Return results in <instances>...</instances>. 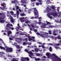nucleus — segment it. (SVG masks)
Wrapping results in <instances>:
<instances>
[{"mask_svg": "<svg viewBox=\"0 0 61 61\" xmlns=\"http://www.w3.org/2000/svg\"><path fill=\"white\" fill-rule=\"evenodd\" d=\"M53 56H54V58L53 61H61V58L58 57L56 54L53 53L52 54Z\"/></svg>", "mask_w": 61, "mask_h": 61, "instance_id": "nucleus-1", "label": "nucleus"}, {"mask_svg": "<svg viewBox=\"0 0 61 61\" xmlns=\"http://www.w3.org/2000/svg\"><path fill=\"white\" fill-rule=\"evenodd\" d=\"M33 9H34V15H37V16H38L39 15L38 14L39 13H38V11L37 9H36V8L35 7V8H33L31 10H33Z\"/></svg>", "mask_w": 61, "mask_h": 61, "instance_id": "nucleus-2", "label": "nucleus"}, {"mask_svg": "<svg viewBox=\"0 0 61 61\" xmlns=\"http://www.w3.org/2000/svg\"><path fill=\"white\" fill-rule=\"evenodd\" d=\"M13 27V25L11 24H10V23H8L7 24L6 27H8L9 28V29H11L12 30H13L14 29V28L13 27H12L11 28V27Z\"/></svg>", "mask_w": 61, "mask_h": 61, "instance_id": "nucleus-3", "label": "nucleus"}, {"mask_svg": "<svg viewBox=\"0 0 61 61\" xmlns=\"http://www.w3.org/2000/svg\"><path fill=\"white\" fill-rule=\"evenodd\" d=\"M3 54H5V53L4 52H0V57H5V56Z\"/></svg>", "mask_w": 61, "mask_h": 61, "instance_id": "nucleus-4", "label": "nucleus"}, {"mask_svg": "<svg viewBox=\"0 0 61 61\" xmlns=\"http://www.w3.org/2000/svg\"><path fill=\"white\" fill-rule=\"evenodd\" d=\"M51 15L53 16H57V13L56 12H53L52 13Z\"/></svg>", "mask_w": 61, "mask_h": 61, "instance_id": "nucleus-5", "label": "nucleus"}, {"mask_svg": "<svg viewBox=\"0 0 61 61\" xmlns=\"http://www.w3.org/2000/svg\"><path fill=\"white\" fill-rule=\"evenodd\" d=\"M46 23H43V24L41 26V28H45L46 27Z\"/></svg>", "mask_w": 61, "mask_h": 61, "instance_id": "nucleus-6", "label": "nucleus"}, {"mask_svg": "<svg viewBox=\"0 0 61 61\" xmlns=\"http://www.w3.org/2000/svg\"><path fill=\"white\" fill-rule=\"evenodd\" d=\"M44 34H46L47 35H46L44 34H43V35H44V36H46L45 37H46V38H48V33L45 32L44 33Z\"/></svg>", "mask_w": 61, "mask_h": 61, "instance_id": "nucleus-7", "label": "nucleus"}, {"mask_svg": "<svg viewBox=\"0 0 61 61\" xmlns=\"http://www.w3.org/2000/svg\"><path fill=\"white\" fill-rule=\"evenodd\" d=\"M46 56H47V58H50V56H49L50 54H49V53L48 52H47L46 53Z\"/></svg>", "mask_w": 61, "mask_h": 61, "instance_id": "nucleus-8", "label": "nucleus"}, {"mask_svg": "<svg viewBox=\"0 0 61 61\" xmlns=\"http://www.w3.org/2000/svg\"><path fill=\"white\" fill-rule=\"evenodd\" d=\"M22 3L23 4H26V0H21Z\"/></svg>", "mask_w": 61, "mask_h": 61, "instance_id": "nucleus-9", "label": "nucleus"}, {"mask_svg": "<svg viewBox=\"0 0 61 61\" xmlns=\"http://www.w3.org/2000/svg\"><path fill=\"white\" fill-rule=\"evenodd\" d=\"M20 20L21 22H24V20L22 18H20Z\"/></svg>", "mask_w": 61, "mask_h": 61, "instance_id": "nucleus-10", "label": "nucleus"}, {"mask_svg": "<svg viewBox=\"0 0 61 61\" xmlns=\"http://www.w3.org/2000/svg\"><path fill=\"white\" fill-rule=\"evenodd\" d=\"M12 32L11 31H8V34H7V35L8 36H10V34H12Z\"/></svg>", "mask_w": 61, "mask_h": 61, "instance_id": "nucleus-11", "label": "nucleus"}, {"mask_svg": "<svg viewBox=\"0 0 61 61\" xmlns=\"http://www.w3.org/2000/svg\"><path fill=\"white\" fill-rule=\"evenodd\" d=\"M38 1L40 2L39 4L40 5H42V0H37Z\"/></svg>", "mask_w": 61, "mask_h": 61, "instance_id": "nucleus-12", "label": "nucleus"}, {"mask_svg": "<svg viewBox=\"0 0 61 61\" xmlns=\"http://www.w3.org/2000/svg\"><path fill=\"white\" fill-rule=\"evenodd\" d=\"M28 53L31 56H33V53H32V51H28Z\"/></svg>", "mask_w": 61, "mask_h": 61, "instance_id": "nucleus-13", "label": "nucleus"}, {"mask_svg": "<svg viewBox=\"0 0 61 61\" xmlns=\"http://www.w3.org/2000/svg\"><path fill=\"white\" fill-rule=\"evenodd\" d=\"M46 3L47 4H51L52 3L51 2V1H50V0H48L47 1H46Z\"/></svg>", "mask_w": 61, "mask_h": 61, "instance_id": "nucleus-14", "label": "nucleus"}, {"mask_svg": "<svg viewBox=\"0 0 61 61\" xmlns=\"http://www.w3.org/2000/svg\"><path fill=\"white\" fill-rule=\"evenodd\" d=\"M8 13H10L11 14V15H14V12L13 11H11L10 12H8Z\"/></svg>", "mask_w": 61, "mask_h": 61, "instance_id": "nucleus-15", "label": "nucleus"}, {"mask_svg": "<svg viewBox=\"0 0 61 61\" xmlns=\"http://www.w3.org/2000/svg\"><path fill=\"white\" fill-rule=\"evenodd\" d=\"M10 19L12 23H13L14 22V19H13V18H10Z\"/></svg>", "mask_w": 61, "mask_h": 61, "instance_id": "nucleus-16", "label": "nucleus"}, {"mask_svg": "<svg viewBox=\"0 0 61 61\" xmlns=\"http://www.w3.org/2000/svg\"><path fill=\"white\" fill-rule=\"evenodd\" d=\"M30 21H29L28 20H25V23L26 24H28V23H30Z\"/></svg>", "mask_w": 61, "mask_h": 61, "instance_id": "nucleus-17", "label": "nucleus"}, {"mask_svg": "<svg viewBox=\"0 0 61 61\" xmlns=\"http://www.w3.org/2000/svg\"><path fill=\"white\" fill-rule=\"evenodd\" d=\"M5 5H6L5 3H3L2 4V6L4 7L3 8H4V9H5V8L6 7Z\"/></svg>", "mask_w": 61, "mask_h": 61, "instance_id": "nucleus-18", "label": "nucleus"}, {"mask_svg": "<svg viewBox=\"0 0 61 61\" xmlns=\"http://www.w3.org/2000/svg\"><path fill=\"white\" fill-rule=\"evenodd\" d=\"M51 38H52V39H56L57 38V37H55L54 36H51L50 37Z\"/></svg>", "mask_w": 61, "mask_h": 61, "instance_id": "nucleus-19", "label": "nucleus"}, {"mask_svg": "<svg viewBox=\"0 0 61 61\" xmlns=\"http://www.w3.org/2000/svg\"><path fill=\"white\" fill-rule=\"evenodd\" d=\"M19 11L18 10L17 11V12L16 14V15L17 17L18 16V15H19Z\"/></svg>", "mask_w": 61, "mask_h": 61, "instance_id": "nucleus-20", "label": "nucleus"}, {"mask_svg": "<svg viewBox=\"0 0 61 61\" xmlns=\"http://www.w3.org/2000/svg\"><path fill=\"white\" fill-rule=\"evenodd\" d=\"M13 51V49L11 48H9V52H12Z\"/></svg>", "mask_w": 61, "mask_h": 61, "instance_id": "nucleus-21", "label": "nucleus"}, {"mask_svg": "<svg viewBox=\"0 0 61 61\" xmlns=\"http://www.w3.org/2000/svg\"><path fill=\"white\" fill-rule=\"evenodd\" d=\"M0 48L1 49H3L4 50H5V47H2L1 46H0Z\"/></svg>", "mask_w": 61, "mask_h": 61, "instance_id": "nucleus-22", "label": "nucleus"}, {"mask_svg": "<svg viewBox=\"0 0 61 61\" xmlns=\"http://www.w3.org/2000/svg\"><path fill=\"white\" fill-rule=\"evenodd\" d=\"M5 19V17L3 16H0V20H2V19Z\"/></svg>", "mask_w": 61, "mask_h": 61, "instance_id": "nucleus-23", "label": "nucleus"}, {"mask_svg": "<svg viewBox=\"0 0 61 61\" xmlns=\"http://www.w3.org/2000/svg\"><path fill=\"white\" fill-rule=\"evenodd\" d=\"M6 52H9V48H7L6 49Z\"/></svg>", "mask_w": 61, "mask_h": 61, "instance_id": "nucleus-24", "label": "nucleus"}, {"mask_svg": "<svg viewBox=\"0 0 61 61\" xmlns=\"http://www.w3.org/2000/svg\"><path fill=\"white\" fill-rule=\"evenodd\" d=\"M5 21L4 20H0V22L1 23H5Z\"/></svg>", "mask_w": 61, "mask_h": 61, "instance_id": "nucleus-25", "label": "nucleus"}, {"mask_svg": "<svg viewBox=\"0 0 61 61\" xmlns=\"http://www.w3.org/2000/svg\"><path fill=\"white\" fill-rule=\"evenodd\" d=\"M52 50L53 49H52V47L51 46H50L49 49L50 51V52H52Z\"/></svg>", "mask_w": 61, "mask_h": 61, "instance_id": "nucleus-26", "label": "nucleus"}, {"mask_svg": "<svg viewBox=\"0 0 61 61\" xmlns=\"http://www.w3.org/2000/svg\"><path fill=\"white\" fill-rule=\"evenodd\" d=\"M51 9H50V8L48 7L47 9V11H48L49 12H50V11H51Z\"/></svg>", "mask_w": 61, "mask_h": 61, "instance_id": "nucleus-27", "label": "nucleus"}, {"mask_svg": "<svg viewBox=\"0 0 61 61\" xmlns=\"http://www.w3.org/2000/svg\"><path fill=\"white\" fill-rule=\"evenodd\" d=\"M35 60L36 61H40V59L39 58H36L35 59Z\"/></svg>", "mask_w": 61, "mask_h": 61, "instance_id": "nucleus-28", "label": "nucleus"}, {"mask_svg": "<svg viewBox=\"0 0 61 61\" xmlns=\"http://www.w3.org/2000/svg\"><path fill=\"white\" fill-rule=\"evenodd\" d=\"M56 46H57V44H54V46L55 47V48H56V49H57V48H58V47H57Z\"/></svg>", "mask_w": 61, "mask_h": 61, "instance_id": "nucleus-29", "label": "nucleus"}, {"mask_svg": "<svg viewBox=\"0 0 61 61\" xmlns=\"http://www.w3.org/2000/svg\"><path fill=\"white\" fill-rule=\"evenodd\" d=\"M16 0H15L14 1H12L11 3L12 4H14V3H15L16 2Z\"/></svg>", "mask_w": 61, "mask_h": 61, "instance_id": "nucleus-30", "label": "nucleus"}, {"mask_svg": "<svg viewBox=\"0 0 61 61\" xmlns=\"http://www.w3.org/2000/svg\"><path fill=\"white\" fill-rule=\"evenodd\" d=\"M24 58L25 59H26V60H27V61H29V59L28 57L27 58Z\"/></svg>", "mask_w": 61, "mask_h": 61, "instance_id": "nucleus-31", "label": "nucleus"}, {"mask_svg": "<svg viewBox=\"0 0 61 61\" xmlns=\"http://www.w3.org/2000/svg\"><path fill=\"white\" fill-rule=\"evenodd\" d=\"M20 15H21L22 16H25V14H24V13H22Z\"/></svg>", "mask_w": 61, "mask_h": 61, "instance_id": "nucleus-32", "label": "nucleus"}, {"mask_svg": "<svg viewBox=\"0 0 61 61\" xmlns=\"http://www.w3.org/2000/svg\"><path fill=\"white\" fill-rule=\"evenodd\" d=\"M51 15H52V13L51 12H50L48 14L47 16L48 17L49 16Z\"/></svg>", "mask_w": 61, "mask_h": 61, "instance_id": "nucleus-33", "label": "nucleus"}, {"mask_svg": "<svg viewBox=\"0 0 61 61\" xmlns=\"http://www.w3.org/2000/svg\"><path fill=\"white\" fill-rule=\"evenodd\" d=\"M48 32L50 35H51V34H52V32L51 30H49Z\"/></svg>", "mask_w": 61, "mask_h": 61, "instance_id": "nucleus-34", "label": "nucleus"}, {"mask_svg": "<svg viewBox=\"0 0 61 61\" xmlns=\"http://www.w3.org/2000/svg\"><path fill=\"white\" fill-rule=\"evenodd\" d=\"M51 8L53 10H55V7L54 6H52L51 7Z\"/></svg>", "mask_w": 61, "mask_h": 61, "instance_id": "nucleus-35", "label": "nucleus"}, {"mask_svg": "<svg viewBox=\"0 0 61 61\" xmlns=\"http://www.w3.org/2000/svg\"><path fill=\"white\" fill-rule=\"evenodd\" d=\"M36 56H40V54L39 53H37L36 54Z\"/></svg>", "mask_w": 61, "mask_h": 61, "instance_id": "nucleus-36", "label": "nucleus"}, {"mask_svg": "<svg viewBox=\"0 0 61 61\" xmlns=\"http://www.w3.org/2000/svg\"><path fill=\"white\" fill-rule=\"evenodd\" d=\"M12 61H17V60L15 59V58H13L12 59Z\"/></svg>", "mask_w": 61, "mask_h": 61, "instance_id": "nucleus-37", "label": "nucleus"}, {"mask_svg": "<svg viewBox=\"0 0 61 61\" xmlns=\"http://www.w3.org/2000/svg\"><path fill=\"white\" fill-rule=\"evenodd\" d=\"M32 39L31 38H30V37L29 38H28V40L29 41H30L31 40H32Z\"/></svg>", "mask_w": 61, "mask_h": 61, "instance_id": "nucleus-38", "label": "nucleus"}, {"mask_svg": "<svg viewBox=\"0 0 61 61\" xmlns=\"http://www.w3.org/2000/svg\"><path fill=\"white\" fill-rule=\"evenodd\" d=\"M16 47L18 49H19L20 48V47L18 45H17Z\"/></svg>", "mask_w": 61, "mask_h": 61, "instance_id": "nucleus-39", "label": "nucleus"}, {"mask_svg": "<svg viewBox=\"0 0 61 61\" xmlns=\"http://www.w3.org/2000/svg\"><path fill=\"white\" fill-rule=\"evenodd\" d=\"M40 36H41L42 37H43V38H44V37H45V36L42 35H40Z\"/></svg>", "mask_w": 61, "mask_h": 61, "instance_id": "nucleus-40", "label": "nucleus"}, {"mask_svg": "<svg viewBox=\"0 0 61 61\" xmlns=\"http://www.w3.org/2000/svg\"><path fill=\"white\" fill-rule=\"evenodd\" d=\"M57 38L58 39H60V40H61V37L59 36H58L57 37Z\"/></svg>", "mask_w": 61, "mask_h": 61, "instance_id": "nucleus-41", "label": "nucleus"}, {"mask_svg": "<svg viewBox=\"0 0 61 61\" xmlns=\"http://www.w3.org/2000/svg\"><path fill=\"white\" fill-rule=\"evenodd\" d=\"M53 34L54 35V36H56L57 35V34L56 33H53Z\"/></svg>", "mask_w": 61, "mask_h": 61, "instance_id": "nucleus-42", "label": "nucleus"}, {"mask_svg": "<svg viewBox=\"0 0 61 61\" xmlns=\"http://www.w3.org/2000/svg\"><path fill=\"white\" fill-rule=\"evenodd\" d=\"M46 23V25H48V24H50V23L49 22H47Z\"/></svg>", "mask_w": 61, "mask_h": 61, "instance_id": "nucleus-43", "label": "nucleus"}, {"mask_svg": "<svg viewBox=\"0 0 61 61\" xmlns=\"http://www.w3.org/2000/svg\"><path fill=\"white\" fill-rule=\"evenodd\" d=\"M40 5L39 4V3L38 2H37L36 3V5Z\"/></svg>", "mask_w": 61, "mask_h": 61, "instance_id": "nucleus-44", "label": "nucleus"}, {"mask_svg": "<svg viewBox=\"0 0 61 61\" xmlns=\"http://www.w3.org/2000/svg\"><path fill=\"white\" fill-rule=\"evenodd\" d=\"M25 52H27V53H28V50L27 49H25Z\"/></svg>", "mask_w": 61, "mask_h": 61, "instance_id": "nucleus-45", "label": "nucleus"}, {"mask_svg": "<svg viewBox=\"0 0 61 61\" xmlns=\"http://www.w3.org/2000/svg\"><path fill=\"white\" fill-rule=\"evenodd\" d=\"M48 17L49 18H50V19H52V16H48Z\"/></svg>", "mask_w": 61, "mask_h": 61, "instance_id": "nucleus-46", "label": "nucleus"}, {"mask_svg": "<svg viewBox=\"0 0 61 61\" xmlns=\"http://www.w3.org/2000/svg\"><path fill=\"white\" fill-rule=\"evenodd\" d=\"M31 26L32 27V28L35 27V26H34V25H31Z\"/></svg>", "mask_w": 61, "mask_h": 61, "instance_id": "nucleus-47", "label": "nucleus"}, {"mask_svg": "<svg viewBox=\"0 0 61 61\" xmlns=\"http://www.w3.org/2000/svg\"><path fill=\"white\" fill-rule=\"evenodd\" d=\"M38 44H39L40 45H42V43L41 42H38Z\"/></svg>", "mask_w": 61, "mask_h": 61, "instance_id": "nucleus-48", "label": "nucleus"}, {"mask_svg": "<svg viewBox=\"0 0 61 61\" xmlns=\"http://www.w3.org/2000/svg\"><path fill=\"white\" fill-rule=\"evenodd\" d=\"M26 36V37H29V38L30 37V36H28L26 34H25Z\"/></svg>", "mask_w": 61, "mask_h": 61, "instance_id": "nucleus-49", "label": "nucleus"}, {"mask_svg": "<svg viewBox=\"0 0 61 61\" xmlns=\"http://www.w3.org/2000/svg\"><path fill=\"white\" fill-rule=\"evenodd\" d=\"M58 14L59 15V16H60V15L61 14V12H58Z\"/></svg>", "mask_w": 61, "mask_h": 61, "instance_id": "nucleus-50", "label": "nucleus"}, {"mask_svg": "<svg viewBox=\"0 0 61 61\" xmlns=\"http://www.w3.org/2000/svg\"><path fill=\"white\" fill-rule=\"evenodd\" d=\"M35 50L36 51V52H38V50L37 49H35Z\"/></svg>", "mask_w": 61, "mask_h": 61, "instance_id": "nucleus-51", "label": "nucleus"}, {"mask_svg": "<svg viewBox=\"0 0 61 61\" xmlns=\"http://www.w3.org/2000/svg\"><path fill=\"white\" fill-rule=\"evenodd\" d=\"M41 46L44 49L45 48V46H44V45H42Z\"/></svg>", "mask_w": 61, "mask_h": 61, "instance_id": "nucleus-52", "label": "nucleus"}, {"mask_svg": "<svg viewBox=\"0 0 61 61\" xmlns=\"http://www.w3.org/2000/svg\"><path fill=\"white\" fill-rule=\"evenodd\" d=\"M36 34L37 35H39V36H40V33L38 32H37V33H36Z\"/></svg>", "mask_w": 61, "mask_h": 61, "instance_id": "nucleus-53", "label": "nucleus"}, {"mask_svg": "<svg viewBox=\"0 0 61 61\" xmlns=\"http://www.w3.org/2000/svg\"><path fill=\"white\" fill-rule=\"evenodd\" d=\"M53 27V26L51 25H50L49 27V28H51V27L52 28Z\"/></svg>", "mask_w": 61, "mask_h": 61, "instance_id": "nucleus-54", "label": "nucleus"}, {"mask_svg": "<svg viewBox=\"0 0 61 61\" xmlns=\"http://www.w3.org/2000/svg\"><path fill=\"white\" fill-rule=\"evenodd\" d=\"M32 41H33V42H35V41H36L34 39H32Z\"/></svg>", "mask_w": 61, "mask_h": 61, "instance_id": "nucleus-55", "label": "nucleus"}, {"mask_svg": "<svg viewBox=\"0 0 61 61\" xmlns=\"http://www.w3.org/2000/svg\"><path fill=\"white\" fill-rule=\"evenodd\" d=\"M48 45H51V46H53V44L52 43H49Z\"/></svg>", "mask_w": 61, "mask_h": 61, "instance_id": "nucleus-56", "label": "nucleus"}, {"mask_svg": "<svg viewBox=\"0 0 61 61\" xmlns=\"http://www.w3.org/2000/svg\"><path fill=\"white\" fill-rule=\"evenodd\" d=\"M31 0V2H35V1H36V0Z\"/></svg>", "mask_w": 61, "mask_h": 61, "instance_id": "nucleus-57", "label": "nucleus"}, {"mask_svg": "<svg viewBox=\"0 0 61 61\" xmlns=\"http://www.w3.org/2000/svg\"><path fill=\"white\" fill-rule=\"evenodd\" d=\"M26 44V43L25 42H24L23 43V45H25Z\"/></svg>", "mask_w": 61, "mask_h": 61, "instance_id": "nucleus-58", "label": "nucleus"}, {"mask_svg": "<svg viewBox=\"0 0 61 61\" xmlns=\"http://www.w3.org/2000/svg\"><path fill=\"white\" fill-rule=\"evenodd\" d=\"M19 7L17 6L16 8V9H19Z\"/></svg>", "mask_w": 61, "mask_h": 61, "instance_id": "nucleus-59", "label": "nucleus"}, {"mask_svg": "<svg viewBox=\"0 0 61 61\" xmlns=\"http://www.w3.org/2000/svg\"><path fill=\"white\" fill-rule=\"evenodd\" d=\"M13 15H15L14 16V17H16V14H13Z\"/></svg>", "mask_w": 61, "mask_h": 61, "instance_id": "nucleus-60", "label": "nucleus"}, {"mask_svg": "<svg viewBox=\"0 0 61 61\" xmlns=\"http://www.w3.org/2000/svg\"><path fill=\"white\" fill-rule=\"evenodd\" d=\"M60 45V44L58 43L57 44V46H59Z\"/></svg>", "mask_w": 61, "mask_h": 61, "instance_id": "nucleus-61", "label": "nucleus"}, {"mask_svg": "<svg viewBox=\"0 0 61 61\" xmlns=\"http://www.w3.org/2000/svg\"><path fill=\"white\" fill-rule=\"evenodd\" d=\"M8 57H12V56L8 55Z\"/></svg>", "mask_w": 61, "mask_h": 61, "instance_id": "nucleus-62", "label": "nucleus"}, {"mask_svg": "<svg viewBox=\"0 0 61 61\" xmlns=\"http://www.w3.org/2000/svg\"><path fill=\"white\" fill-rule=\"evenodd\" d=\"M55 33H56V31H55V30H54L53 32V34H54Z\"/></svg>", "mask_w": 61, "mask_h": 61, "instance_id": "nucleus-63", "label": "nucleus"}, {"mask_svg": "<svg viewBox=\"0 0 61 61\" xmlns=\"http://www.w3.org/2000/svg\"><path fill=\"white\" fill-rule=\"evenodd\" d=\"M25 41H27L28 40L27 38H25Z\"/></svg>", "mask_w": 61, "mask_h": 61, "instance_id": "nucleus-64", "label": "nucleus"}]
</instances>
